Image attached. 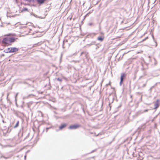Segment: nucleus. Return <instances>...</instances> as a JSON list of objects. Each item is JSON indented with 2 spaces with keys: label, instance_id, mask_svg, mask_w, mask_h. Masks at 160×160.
<instances>
[{
  "label": "nucleus",
  "instance_id": "1",
  "mask_svg": "<svg viewBox=\"0 0 160 160\" xmlns=\"http://www.w3.org/2000/svg\"><path fill=\"white\" fill-rule=\"evenodd\" d=\"M15 38L13 37H6L3 38L2 42L5 45H11L15 41Z\"/></svg>",
  "mask_w": 160,
  "mask_h": 160
},
{
  "label": "nucleus",
  "instance_id": "2",
  "mask_svg": "<svg viewBox=\"0 0 160 160\" xmlns=\"http://www.w3.org/2000/svg\"><path fill=\"white\" fill-rule=\"evenodd\" d=\"M17 48L15 47L8 48L4 50L6 53H12L18 51Z\"/></svg>",
  "mask_w": 160,
  "mask_h": 160
},
{
  "label": "nucleus",
  "instance_id": "3",
  "mask_svg": "<svg viewBox=\"0 0 160 160\" xmlns=\"http://www.w3.org/2000/svg\"><path fill=\"white\" fill-rule=\"evenodd\" d=\"M125 77V75L124 73H122L120 78V85L121 86L123 80Z\"/></svg>",
  "mask_w": 160,
  "mask_h": 160
},
{
  "label": "nucleus",
  "instance_id": "4",
  "mask_svg": "<svg viewBox=\"0 0 160 160\" xmlns=\"http://www.w3.org/2000/svg\"><path fill=\"white\" fill-rule=\"evenodd\" d=\"M79 127V125H73L70 126L69 128L71 129H74L77 128Z\"/></svg>",
  "mask_w": 160,
  "mask_h": 160
},
{
  "label": "nucleus",
  "instance_id": "5",
  "mask_svg": "<svg viewBox=\"0 0 160 160\" xmlns=\"http://www.w3.org/2000/svg\"><path fill=\"white\" fill-rule=\"evenodd\" d=\"M67 125V124L66 123L62 124L59 127V129L60 130H62Z\"/></svg>",
  "mask_w": 160,
  "mask_h": 160
},
{
  "label": "nucleus",
  "instance_id": "6",
  "mask_svg": "<svg viewBox=\"0 0 160 160\" xmlns=\"http://www.w3.org/2000/svg\"><path fill=\"white\" fill-rule=\"evenodd\" d=\"M96 35V33H92L89 34L87 36V37L88 38H93L95 35Z\"/></svg>",
  "mask_w": 160,
  "mask_h": 160
},
{
  "label": "nucleus",
  "instance_id": "7",
  "mask_svg": "<svg viewBox=\"0 0 160 160\" xmlns=\"http://www.w3.org/2000/svg\"><path fill=\"white\" fill-rule=\"evenodd\" d=\"M159 106V104L158 103V100H157L156 102L154 104V108L156 109Z\"/></svg>",
  "mask_w": 160,
  "mask_h": 160
},
{
  "label": "nucleus",
  "instance_id": "8",
  "mask_svg": "<svg viewBox=\"0 0 160 160\" xmlns=\"http://www.w3.org/2000/svg\"><path fill=\"white\" fill-rule=\"evenodd\" d=\"M45 0H37V2L39 4H41L43 3Z\"/></svg>",
  "mask_w": 160,
  "mask_h": 160
},
{
  "label": "nucleus",
  "instance_id": "9",
  "mask_svg": "<svg viewBox=\"0 0 160 160\" xmlns=\"http://www.w3.org/2000/svg\"><path fill=\"white\" fill-rule=\"evenodd\" d=\"M104 39V38H102L101 37H98V38L97 40L99 41H101V42Z\"/></svg>",
  "mask_w": 160,
  "mask_h": 160
},
{
  "label": "nucleus",
  "instance_id": "10",
  "mask_svg": "<svg viewBox=\"0 0 160 160\" xmlns=\"http://www.w3.org/2000/svg\"><path fill=\"white\" fill-rule=\"evenodd\" d=\"M19 124V121H18L17 122L16 125L14 126V128H17V127H18V126Z\"/></svg>",
  "mask_w": 160,
  "mask_h": 160
},
{
  "label": "nucleus",
  "instance_id": "11",
  "mask_svg": "<svg viewBox=\"0 0 160 160\" xmlns=\"http://www.w3.org/2000/svg\"><path fill=\"white\" fill-rule=\"evenodd\" d=\"M31 95H32L30 94L27 96L24 97L23 98V99H25L28 98H29L30 97V96H31Z\"/></svg>",
  "mask_w": 160,
  "mask_h": 160
},
{
  "label": "nucleus",
  "instance_id": "12",
  "mask_svg": "<svg viewBox=\"0 0 160 160\" xmlns=\"http://www.w3.org/2000/svg\"><path fill=\"white\" fill-rule=\"evenodd\" d=\"M24 11H28V9L27 8H24L23 9H22L21 10L22 12H23Z\"/></svg>",
  "mask_w": 160,
  "mask_h": 160
},
{
  "label": "nucleus",
  "instance_id": "13",
  "mask_svg": "<svg viewBox=\"0 0 160 160\" xmlns=\"http://www.w3.org/2000/svg\"><path fill=\"white\" fill-rule=\"evenodd\" d=\"M95 42H92L91 43H90L89 44H88L87 45H89V46H91V45H92L94 44H95Z\"/></svg>",
  "mask_w": 160,
  "mask_h": 160
},
{
  "label": "nucleus",
  "instance_id": "14",
  "mask_svg": "<svg viewBox=\"0 0 160 160\" xmlns=\"http://www.w3.org/2000/svg\"><path fill=\"white\" fill-rule=\"evenodd\" d=\"M18 93H17L16 94V95H15V100L16 101H16H17V96H18Z\"/></svg>",
  "mask_w": 160,
  "mask_h": 160
},
{
  "label": "nucleus",
  "instance_id": "15",
  "mask_svg": "<svg viewBox=\"0 0 160 160\" xmlns=\"http://www.w3.org/2000/svg\"><path fill=\"white\" fill-rule=\"evenodd\" d=\"M57 80L59 81H62V80L61 79L59 78H58L57 79Z\"/></svg>",
  "mask_w": 160,
  "mask_h": 160
},
{
  "label": "nucleus",
  "instance_id": "16",
  "mask_svg": "<svg viewBox=\"0 0 160 160\" xmlns=\"http://www.w3.org/2000/svg\"><path fill=\"white\" fill-rule=\"evenodd\" d=\"M148 109H146V110H145L143 112H147L148 111Z\"/></svg>",
  "mask_w": 160,
  "mask_h": 160
},
{
  "label": "nucleus",
  "instance_id": "17",
  "mask_svg": "<svg viewBox=\"0 0 160 160\" xmlns=\"http://www.w3.org/2000/svg\"><path fill=\"white\" fill-rule=\"evenodd\" d=\"M88 24H89V26H91V25H93V24H92V23H89Z\"/></svg>",
  "mask_w": 160,
  "mask_h": 160
},
{
  "label": "nucleus",
  "instance_id": "18",
  "mask_svg": "<svg viewBox=\"0 0 160 160\" xmlns=\"http://www.w3.org/2000/svg\"><path fill=\"white\" fill-rule=\"evenodd\" d=\"M33 15L34 16L36 17H37V15H36L34 14H33Z\"/></svg>",
  "mask_w": 160,
  "mask_h": 160
},
{
  "label": "nucleus",
  "instance_id": "19",
  "mask_svg": "<svg viewBox=\"0 0 160 160\" xmlns=\"http://www.w3.org/2000/svg\"><path fill=\"white\" fill-rule=\"evenodd\" d=\"M84 52H82L81 53V55H82L83 54H84Z\"/></svg>",
  "mask_w": 160,
  "mask_h": 160
},
{
  "label": "nucleus",
  "instance_id": "20",
  "mask_svg": "<svg viewBox=\"0 0 160 160\" xmlns=\"http://www.w3.org/2000/svg\"><path fill=\"white\" fill-rule=\"evenodd\" d=\"M146 40V39H143V40L142 41V42L144 41H145Z\"/></svg>",
  "mask_w": 160,
  "mask_h": 160
},
{
  "label": "nucleus",
  "instance_id": "21",
  "mask_svg": "<svg viewBox=\"0 0 160 160\" xmlns=\"http://www.w3.org/2000/svg\"><path fill=\"white\" fill-rule=\"evenodd\" d=\"M148 38V37H147L145 38V39H147Z\"/></svg>",
  "mask_w": 160,
  "mask_h": 160
},
{
  "label": "nucleus",
  "instance_id": "22",
  "mask_svg": "<svg viewBox=\"0 0 160 160\" xmlns=\"http://www.w3.org/2000/svg\"><path fill=\"white\" fill-rule=\"evenodd\" d=\"M17 1H18V0H15L16 2V3H17Z\"/></svg>",
  "mask_w": 160,
  "mask_h": 160
},
{
  "label": "nucleus",
  "instance_id": "23",
  "mask_svg": "<svg viewBox=\"0 0 160 160\" xmlns=\"http://www.w3.org/2000/svg\"><path fill=\"white\" fill-rule=\"evenodd\" d=\"M8 95H9V94H7V98H8Z\"/></svg>",
  "mask_w": 160,
  "mask_h": 160
},
{
  "label": "nucleus",
  "instance_id": "24",
  "mask_svg": "<svg viewBox=\"0 0 160 160\" xmlns=\"http://www.w3.org/2000/svg\"><path fill=\"white\" fill-rule=\"evenodd\" d=\"M99 47H97L96 48V49H97Z\"/></svg>",
  "mask_w": 160,
  "mask_h": 160
},
{
  "label": "nucleus",
  "instance_id": "25",
  "mask_svg": "<svg viewBox=\"0 0 160 160\" xmlns=\"http://www.w3.org/2000/svg\"><path fill=\"white\" fill-rule=\"evenodd\" d=\"M26 156H24V158H26Z\"/></svg>",
  "mask_w": 160,
  "mask_h": 160
},
{
  "label": "nucleus",
  "instance_id": "26",
  "mask_svg": "<svg viewBox=\"0 0 160 160\" xmlns=\"http://www.w3.org/2000/svg\"><path fill=\"white\" fill-rule=\"evenodd\" d=\"M49 129V128H47V129Z\"/></svg>",
  "mask_w": 160,
  "mask_h": 160
}]
</instances>
